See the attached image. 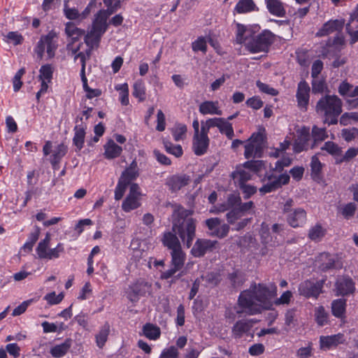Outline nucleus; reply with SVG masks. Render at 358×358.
<instances>
[{
  "mask_svg": "<svg viewBox=\"0 0 358 358\" xmlns=\"http://www.w3.org/2000/svg\"><path fill=\"white\" fill-rule=\"evenodd\" d=\"M276 295V287L270 289L265 284L253 282L248 289L241 292L238 303L250 315L260 313L262 310H271L273 303L271 299Z\"/></svg>",
  "mask_w": 358,
  "mask_h": 358,
  "instance_id": "f257e3e1",
  "label": "nucleus"
},
{
  "mask_svg": "<svg viewBox=\"0 0 358 358\" xmlns=\"http://www.w3.org/2000/svg\"><path fill=\"white\" fill-rule=\"evenodd\" d=\"M191 215V210L182 207H179L173 214L172 229L187 248L192 246L196 236V220L190 217Z\"/></svg>",
  "mask_w": 358,
  "mask_h": 358,
  "instance_id": "f03ea898",
  "label": "nucleus"
},
{
  "mask_svg": "<svg viewBox=\"0 0 358 358\" xmlns=\"http://www.w3.org/2000/svg\"><path fill=\"white\" fill-rule=\"evenodd\" d=\"M316 110L324 117V122L335 124L342 112L341 100L336 95H326L317 103Z\"/></svg>",
  "mask_w": 358,
  "mask_h": 358,
  "instance_id": "7ed1b4c3",
  "label": "nucleus"
},
{
  "mask_svg": "<svg viewBox=\"0 0 358 358\" xmlns=\"http://www.w3.org/2000/svg\"><path fill=\"white\" fill-rule=\"evenodd\" d=\"M266 134L264 127H259L252 133L245 145L244 156L246 159L261 158L266 145Z\"/></svg>",
  "mask_w": 358,
  "mask_h": 358,
  "instance_id": "20e7f679",
  "label": "nucleus"
},
{
  "mask_svg": "<svg viewBox=\"0 0 358 358\" xmlns=\"http://www.w3.org/2000/svg\"><path fill=\"white\" fill-rule=\"evenodd\" d=\"M138 176L139 169L137 162L134 159L129 166L122 172L118 179L114 192V199L116 201L122 199L127 187L134 183L132 182L136 180Z\"/></svg>",
  "mask_w": 358,
  "mask_h": 358,
  "instance_id": "39448f33",
  "label": "nucleus"
},
{
  "mask_svg": "<svg viewBox=\"0 0 358 358\" xmlns=\"http://www.w3.org/2000/svg\"><path fill=\"white\" fill-rule=\"evenodd\" d=\"M275 40L274 34L265 29L255 34L252 41L247 43V50L250 53L268 52Z\"/></svg>",
  "mask_w": 358,
  "mask_h": 358,
  "instance_id": "423d86ee",
  "label": "nucleus"
},
{
  "mask_svg": "<svg viewBox=\"0 0 358 358\" xmlns=\"http://www.w3.org/2000/svg\"><path fill=\"white\" fill-rule=\"evenodd\" d=\"M57 34L50 31L48 34L41 36L40 40L34 48V52L38 59H42L46 49L49 58L55 57L57 48Z\"/></svg>",
  "mask_w": 358,
  "mask_h": 358,
  "instance_id": "0eeeda50",
  "label": "nucleus"
},
{
  "mask_svg": "<svg viewBox=\"0 0 358 358\" xmlns=\"http://www.w3.org/2000/svg\"><path fill=\"white\" fill-rule=\"evenodd\" d=\"M318 268L327 272L330 270H340L343 268V264L338 254L329 252H321L315 259Z\"/></svg>",
  "mask_w": 358,
  "mask_h": 358,
  "instance_id": "6e6552de",
  "label": "nucleus"
},
{
  "mask_svg": "<svg viewBox=\"0 0 358 358\" xmlns=\"http://www.w3.org/2000/svg\"><path fill=\"white\" fill-rule=\"evenodd\" d=\"M152 293V283L144 279H138L129 286L127 298L131 302H137L141 296Z\"/></svg>",
  "mask_w": 358,
  "mask_h": 358,
  "instance_id": "1a4fd4ad",
  "label": "nucleus"
},
{
  "mask_svg": "<svg viewBox=\"0 0 358 358\" xmlns=\"http://www.w3.org/2000/svg\"><path fill=\"white\" fill-rule=\"evenodd\" d=\"M141 189L137 183H133L129 187V194L122 203V209L125 213H129L137 209L141 205Z\"/></svg>",
  "mask_w": 358,
  "mask_h": 358,
  "instance_id": "9d476101",
  "label": "nucleus"
},
{
  "mask_svg": "<svg viewBox=\"0 0 358 358\" xmlns=\"http://www.w3.org/2000/svg\"><path fill=\"white\" fill-rule=\"evenodd\" d=\"M260 29L259 24H237L236 42L238 44H244L247 50V43L252 41L255 34Z\"/></svg>",
  "mask_w": 358,
  "mask_h": 358,
  "instance_id": "9b49d317",
  "label": "nucleus"
},
{
  "mask_svg": "<svg viewBox=\"0 0 358 358\" xmlns=\"http://www.w3.org/2000/svg\"><path fill=\"white\" fill-rule=\"evenodd\" d=\"M108 24H92V27L84 36V41L87 47L96 48L103 34L107 29Z\"/></svg>",
  "mask_w": 358,
  "mask_h": 358,
  "instance_id": "f8f14e48",
  "label": "nucleus"
},
{
  "mask_svg": "<svg viewBox=\"0 0 358 358\" xmlns=\"http://www.w3.org/2000/svg\"><path fill=\"white\" fill-rule=\"evenodd\" d=\"M356 290L355 282L348 275H343L336 281L335 294L337 296H348L353 294Z\"/></svg>",
  "mask_w": 358,
  "mask_h": 358,
  "instance_id": "ddd939ff",
  "label": "nucleus"
},
{
  "mask_svg": "<svg viewBox=\"0 0 358 358\" xmlns=\"http://www.w3.org/2000/svg\"><path fill=\"white\" fill-rule=\"evenodd\" d=\"M217 243V241L198 238L191 249V254L194 257H203L207 252L213 251Z\"/></svg>",
  "mask_w": 358,
  "mask_h": 358,
  "instance_id": "4468645a",
  "label": "nucleus"
},
{
  "mask_svg": "<svg viewBox=\"0 0 358 358\" xmlns=\"http://www.w3.org/2000/svg\"><path fill=\"white\" fill-rule=\"evenodd\" d=\"M191 181V178L187 174H176L166 178V185L171 192H178L187 186Z\"/></svg>",
  "mask_w": 358,
  "mask_h": 358,
  "instance_id": "2eb2a0df",
  "label": "nucleus"
},
{
  "mask_svg": "<svg viewBox=\"0 0 358 358\" xmlns=\"http://www.w3.org/2000/svg\"><path fill=\"white\" fill-rule=\"evenodd\" d=\"M310 88L309 85L305 81L301 80L299 83L296 98L298 106L302 110H306L309 103Z\"/></svg>",
  "mask_w": 358,
  "mask_h": 358,
  "instance_id": "dca6fc26",
  "label": "nucleus"
},
{
  "mask_svg": "<svg viewBox=\"0 0 358 358\" xmlns=\"http://www.w3.org/2000/svg\"><path fill=\"white\" fill-rule=\"evenodd\" d=\"M297 138L293 144V150L295 153H300L308 148L310 137V129L303 127L296 131Z\"/></svg>",
  "mask_w": 358,
  "mask_h": 358,
  "instance_id": "f3484780",
  "label": "nucleus"
},
{
  "mask_svg": "<svg viewBox=\"0 0 358 358\" xmlns=\"http://www.w3.org/2000/svg\"><path fill=\"white\" fill-rule=\"evenodd\" d=\"M344 341V335L340 333L331 336H322L320 338V345L322 350H329Z\"/></svg>",
  "mask_w": 358,
  "mask_h": 358,
  "instance_id": "a211bd4d",
  "label": "nucleus"
},
{
  "mask_svg": "<svg viewBox=\"0 0 358 358\" xmlns=\"http://www.w3.org/2000/svg\"><path fill=\"white\" fill-rule=\"evenodd\" d=\"M177 233L172 231H166L163 233L161 241L162 245L170 251L181 248V243L177 236Z\"/></svg>",
  "mask_w": 358,
  "mask_h": 358,
  "instance_id": "6ab92c4d",
  "label": "nucleus"
},
{
  "mask_svg": "<svg viewBox=\"0 0 358 358\" xmlns=\"http://www.w3.org/2000/svg\"><path fill=\"white\" fill-rule=\"evenodd\" d=\"M210 139L208 137L193 135L192 138V150L196 156L205 155L208 149Z\"/></svg>",
  "mask_w": 358,
  "mask_h": 358,
  "instance_id": "aec40b11",
  "label": "nucleus"
},
{
  "mask_svg": "<svg viewBox=\"0 0 358 358\" xmlns=\"http://www.w3.org/2000/svg\"><path fill=\"white\" fill-rule=\"evenodd\" d=\"M332 315L344 322L346 319L347 300L344 298L337 299L332 301L331 303Z\"/></svg>",
  "mask_w": 358,
  "mask_h": 358,
  "instance_id": "412c9836",
  "label": "nucleus"
},
{
  "mask_svg": "<svg viewBox=\"0 0 358 358\" xmlns=\"http://www.w3.org/2000/svg\"><path fill=\"white\" fill-rule=\"evenodd\" d=\"M214 127H217L220 133L225 135L227 138L231 140L234 136V131L232 124L224 117H213Z\"/></svg>",
  "mask_w": 358,
  "mask_h": 358,
  "instance_id": "4be33fe9",
  "label": "nucleus"
},
{
  "mask_svg": "<svg viewBox=\"0 0 358 358\" xmlns=\"http://www.w3.org/2000/svg\"><path fill=\"white\" fill-rule=\"evenodd\" d=\"M72 344L73 340L70 338H66L63 343L52 346L49 352L54 358H62L69 352Z\"/></svg>",
  "mask_w": 358,
  "mask_h": 358,
  "instance_id": "5701e85b",
  "label": "nucleus"
},
{
  "mask_svg": "<svg viewBox=\"0 0 358 358\" xmlns=\"http://www.w3.org/2000/svg\"><path fill=\"white\" fill-rule=\"evenodd\" d=\"M199 111L203 115H222V111L220 108L217 101H204L199 106Z\"/></svg>",
  "mask_w": 358,
  "mask_h": 358,
  "instance_id": "b1692460",
  "label": "nucleus"
},
{
  "mask_svg": "<svg viewBox=\"0 0 358 358\" xmlns=\"http://www.w3.org/2000/svg\"><path fill=\"white\" fill-rule=\"evenodd\" d=\"M287 222L294 227H301L306 220V213L302 208H297L287 216Z\"/></svg>",
  "mask_w": 358,
  "mask_h": 358,
  "instance_id": "393cba45",
  "label": "nucleus"
},
{
  "mask_svg": "<svg viewBox=\"0 0 358 358\" xmlns=\"http://www.w3.org/2000/svg\"><path fill=\"white\" fill-rule=\"evenodd\" d=\"M104 157L107 159H113L120 156L122 152V148L115 143L112 139H109L103 145Z\"/></svg>",
  "mask_w": 358,
  "mask_h": 358,
  "instance_id": "a878e982",
  "label": "nucleus"
},
{
  "mask_svg": "<svg viewBox=\"0 0 358 358\" xmlns=\"http://www.w3.org/2000/svg\"><path fill=\"white\" fill-rule=\"evenodd\" d=\"M252 327V324L250 320L244 319L238 320L232 327V335L235 338H240L249 332Z\"/></svg>",
  "mask_w": 358,
  "mask_h": 358,
  "instance_id": "bb28decb",
  "label": "nucleus"
},
{
  "mask_svg": "<svg viewBox=\"0 0 358 358\" xmlns=\"http://www.w3.org/2000/svg\"><path fill=\"white\" fill-rule=\"evenodd\" d=\"M86 129L87 125L83 123L80 124H76L74 127L73 143L78 150H80L84 146Z\"/></svg>",
  "mask_w": 358,
  "mask_h": 358,
  "instance_id": "cd10ccee",
  "label": "nucleus"
},
{
  "mask_svg": "<svg viewBox=\"0 0 358 358\" xmlns=\"http://www.w3.org/2000/svg\"><path fill=\"white\" fill-rule=\"evenodd\" d=\"M244 169L243 166H238L231 174V178L234 179L237 186L246 183L252 178L250 173L245 171Z\"/></svg>",
  "mask_w": 358,
  "mask_h": 358,
  "instance_id": "c85d7f7f",
  "label": "nucleus"
},
{
  "mask_svg": "<svg viewBox=\"0 0 358 358\" xmlns=\"http://www.w3.org/2000/svg\"><path fill=\"white\" fill-rule=\"evenodd\" d=\"M258 10L253 0H239L235 6L234 11L239 14Z\"/></svg>",
  "mask_w": 358,
  "mask_h": 358,
  "instance_id": "c756f323",
  "label": "nucleus"
},
{
  "mask_svg": "<svg viewBox=\"0 0 358 358\" xmlns=\"http://www.w3.org/2000/svg\"><path fill=\"white\" fill-rule=\"evenodd\" d=\"M110 331V326L108 322L101 326L99 332L95 335V341L97 347L102 349L108 341V338Z\"/></svg>",
  "mask_w": 358,
  "mask_h": 358,
  "instance_id": "7c9ffc66",
  "label": "nucleus"
},
{
  "mask_svg": "<svg viewBox=\"0 0 358 358\" xmlns=\"http://www.w3.org/2000/svg\"><path fill=\"white\" fill-rule=\"evenodd\" d=\"M65 31L68 37L71 41V46L73 43L79 41V39L84 36L85 31L76 27V24H66Z\"/></svg>",
  "mask_w": 358,
  "mask_h": 358,
  "instance_id": "2f4dec72",
  "label": "nucleus"
},
{
  "mask_svg": "<svg viewBox=\"0 0 358 358\" xmlns=\"http://www.w3.org/2000/svg\"><path fill=\"white\" fill-rule=\"evenodd\" d=\"M265 180H267L268 182L259 189L262 195L274 192L279 189L277 181H275L273 173H266L264 179H262V181H264Z\"/></svg>",
  "mask_w": 358,
  "mask_h": 358,
  "instance_id": "473e14b6",
  "label": "nucleus"
},
{
  "mask_svg": "<svg viewBox=\"0 0 358 358\" xmlns=\"http://www.w3.org/2000/svg\"><path fill=\"white\" fill-rule=\"evenodd\" d=\"M266 8L269 13L278 17H282L285 10L280 0H265Z\"/></svg>",
  "mask_w": 358,
  "mask_h": 358,
  "instance_id": "72a5a7b5",
  "label": "nucleus"
},
{
  "mask_svg": "<svg viewBox=\"0 0 358 358\" xmlns=\"http://www.w3.org/2000/svg\"><path fill=\"white\" fill-rule=\"evenodd\" d=\"M171 266H175L176 268L180 270L183 267L185 261V254L182 251V248L178 250L171 251Z\"/></svg>",
  "mask_w": 358,
  "mask_h": 358,
  "instance_id": "f704fd0d",
  "label": "nucleus"
},
{
  "mask_svg": "<svg viewBox=\"0 0 358 358\" xmlns=\"http://www.w3.org/2000/svg\"><path fill=\"white\" fill-rule=\"evenodd\" d=\"M143 333L147 338L153 341L158 339L161 335L159 327L151 323H146L143 325Z\"/></svg>",
  "mask_w": 358,
  "mask_h": 358,
  "instance_id": "c9c22d12",
  "label": "nucleus"
},
{
  "mask_svg": "<svg viewBox=\"0 0 358 358\" xmlns=\"http://www.w3.org/2000/svg\"><path fill=\"white\" fill-rule=\"evenodd\" d=\"M345 43V38L343 36V34L340 33H337L336 36L334 37V38H328L325 41V46L324 52H329L330 51V48H338L342 45H343Z\"/></svg>",
  "mask_w": 358,
  "mask_h": 358,
  "instance_id": "e433bc0d",
  "label": "nucleus"
},
{
  "mask_svg": "<svg viewBox=\"0 0 358 358\" xmlns=\"http://www.w3.org/2000/svg\"><path fill=\"white\" fill-rule=\"evenodd\" d=\"M133 96L140 102L144 101L146 99V88L143 80H137L133 85Z\"/></svg>",
  "mask_w": 358,
  "mask_h": 358,
  "instance_id": "4c0bfd02",
  "label": "nucleus"
},
{
  "mask_svg": "<svg viewBox=\"0 0 358 358\" xmlns=\"http://www.w3.org/2000/svg\"><path fill=\"white\" fill-rule=\"evenodd\" d=\"M51 237L49 233L45 234V236L43 239L41 240L38 243L36 248V252L41 259H44L46 255V253L48 251L49 245L50 243Z\"/></svg>",
  "mask_w": 358,
  "mask_h": 358,
  "instance_id": "58836bf2",
  "label": "nucleus"
},
{
  "mask_svg": "<svg viewBox=\"0 0 358 358\" xmlns=\"http://www.w3.org/2000/svg\"><path fill=\"white\" fill-rule=\"evenodd\" d=\"M69 0H64L63 13L66 19L69 20H80V14L75 7H71Z\"/></svg>",
  "mask_w": 358,
  "mask_h": 358,
  "instance_id": "ea45409f",
  "label": "nucleus"
},
{
  "mask_svg": "<svg viewBox=\"0 0 358 358\" xmlns=\"http://www.w3.org/2000/svg\"><path fill=\"white\" fill-rule=\"evenodd\" d=\"M187 131V126L182 123H177L171 129V132L175 141L184 140L186 136Z\"/></svg>",
  "mask_w": 358,
  "mask_h": 358,
  "instance_id": "a19ab883",
  "label": "nucleus"
},
{
  "mask_svg": "<svg viewBox=\"0 0 358 358\" xmlns=\"http://www.w3.org/2000/svg\"><path fill=\"white\" fill-rule=\"evenodd\" d=\"M243 167L258 173L262 170L266 169V162L263 160H248L243 163Z\"/></svg>",
  "mask_w": 358,
  "mask_h": 358,
  "instance_id": "79ce46f5",
  "label": "nucleus"
},
{
  "mask_svg": "<svg viewBox=\"0 0 358 358\" xmlns=\"http://www.w3.org/2000/svg\"><path fill=\"white\" fill-rule=\"evenodd\" d=\"M115 89L119 92V100L122 106H127L129 103V86L127 83L117 85Z\"/></svg>",
  "mask_w": 358,
  "mask_h": 358,
  "instance_id": "37998d69",
  "label": "nucleus"
},
{
  "mask_svg": "<svg viewBox=\"0 0 358 358\" xmlns=\"http://www.w3.org/2000/svg\"><path fill=\"white\" fill-rule=\"evenodd\" d=\"M299 292L301 296L306 298H310L313 296V281L306 280L301 282L299 286Z\"/></svg>",
  "mask_w": 358,
  "mask_h": 358,
  "instance_id": "c03bdc74",
  "label": "nucleus"
},
{
  "mask_svg": "<svg viewBox=\"0 0 358 358\" xmlns=\"http://www.w3.org/2000/svg\"><path fill=\"white\" fill-rule=\"evenodd\" d=\"M163 144L165 150L171 155H174L176 157H180L183 154V150L180 145H174L168 140H164Z\"/></svg>",
  "mask_w": 358,
  "mask_h": 358,
  "instance_id": "a18cd8bd",
  "label": "nucleus"
},
{
  "mask_svg": "<svg viewBox=\"0 0 358 358\" xmlns=\"http://www.w3.org/2000/svg\"><path fill=\"white\" fill-rule=\"evenodd\" d=\"M357 210V205L353 202H349L343 207L338 208V213H341L346 220L352 217Z\"/></svg>",
  "mask_w": 358,
  "mask_h": 358,
  "instance_id": "49530a36",
  "label": "nucleus"
},
{
  "mask_svg": "<svg viewBox=\"0 0 358 358\" xmlns=\"http://www.w3.org/2000/svg\"><path fill=\"white\" fill-rule=\"evenodd\" d=\"M66 147L64 144L58 145L52 152V155L50 157V162L59 164L62 157L66 155Z\"/></svg>",
  "mask_w": 358,
  "mask_h": 358,
  "instance_id": "de8ad7c7",
  "label": "nucleus"
},
{
  "mask_svg": "<svg viewBox=\"0 0 358 358\" xmlns=\"http://www.w3.org/2000/svg\"><path fill=\"white\" fill-rule=\"evenodd\" d=\"M53 76V68L50 64H45L41 66L38 78L40 80H47L50 83Z\"/></svg>",
  "mask_w": 358,
  "mask_h": 358,
  "instance_id": "09e8293b",
  "label": "nucleus"
},
{
  "mask_svg": "<svg viewBox=\"0 0 358 358\" xmlns=\"http://www.w3.org/2000/svg\"><path fill=\"white\" fill-rule=\"evenodd\" d=\"M114 13L115 12L111 8L101 9L94 15L92 22H107L109 17Z\"/></svg>",
  "mask_w": 358,
  "mask_h": 358,
  "instance_id": "8fccbe9b",
  "label": "nucleus"
},
{
  "mask_svg": "<svg viewBox=\"0 0 358 358\" xmlns=\"http://www.w3.org/2000/svg\"><path fill=\"white\" fill-rule=\"evenodd\" d=\"M64 244L62 243H59L55 248L48 249V252L46 253L45 257L44 259L51 260L54 259H57L60 257L61 253L64 252Z\"/></svg>",
  "mask_w": 358,
  "mask_h": 358,
  "instance_id": "3c124183",
  "label": "nucleus"
},
{
  "mask_svg": "<svg viewBox=\"0 0 358 358\" xmlns=\"http://www.w3.org/2000/svg\"><path fill=\"white\" fill-rule=\"evenodd\" d=\"M322 150H326L329 154L333 156L341 155L342 149L333 141H327L322 147Z\"/></svg>",
  "mask_w": 358,
  "mask_h": 358,
  "instance_id": "603ef678",
  "label": "nucleus"
},
{
  "mask_svg": "<svg viewBox=\"0 0 358 358\" xmlns=\"http://www.w3.org/2000/svg\"><path fill=\"white\" fill-rule=\"evenodd\" d=\"M214 127L213 117L208 118L206 121L201 122V129L199 130V136L203 137H208V134L210 129Z\"/></svg>",
  "mask_w": 358,
  "mask_h": 358,
  "instance_id": "864d4df0",
  "label": "nucleus"
},
{
  "mask_svg": "<svg viewBox=\"0 0 358 358\" xmlns=\"http://www.w3.org/2000/svg\"><path fill=\"white\" fill-rule=\"evenodd\" d=\"M192 50L195 52L201 51L206 53L207 51V40L203 36H199L192 43Z\"/></svg>",
  "mask_w": 358,
  "mask_h": 358,
  "instance_id": "5fc2aeb1",
  "label": "nucleus"
},
{
  "mask_svg": "<svg viewBox=\"0 0 358 358\" xmlns=\"http://www.w3.org/2000/svg\"><path fill=\"white\" fill-rule=\"evenodd\" d=\"M344 24H323V27L320 29L316 36H322L328 35L336 29H342Z\"/></svg>",
  "mask_w": 358,
  "mask_h": 358,
  "instance_id": "6e6d98bb",
  "label": "nucleus"
},
{
  "mask_svg": "<svg viewBox=\"0 0 358 358\" xmlns=\"http://www.w3.org/2000/svg\"><path fill=\"white\" fill-rule=\"evenodd\" d=\"M82 45V43H80L78 45L75 47H71V43L68 44L67 48L69 50H71L73 55H75L74 59H80L81 66L86 65V55L83 52H79L80 49V46Z\"/></svg>",
  "mask_w": 358,
  "mask_h": 358,
  "instance_id": "4d7b16f0",
  "label": "nucleus"
},
{
  "mask_svg": "<svg viewBox=\"0 0 358 358\" xmlns=\"http://www.w3.org/2000/svg\"><path fill=\"white\" fill-rule=\"evenodd\" d=\"M229 229L230 227L229 224L221 223L213 233H209V235L218 238H223L228 235Z\"/></svg>",
  "mask_w": 358,
  "mask_h": 358,
  "instance_id": "13d9d810",
  "label": "nucleus"
},
{
  "mask_svg": "<svg viewBox=\"0 0 358 358\" xmlns=\"http://www.w3.org/2000/svg\"><path fill=\"white\" fill-rule=\"evenodd\" d=\"M296 54L297 61L301 66H308L309 65V55L307 50L299 49L296 51Z\"/></svg>",
  "mask_w": 358,
  "mask_h": 358,
  "instance_id": "bf43d9fd",
  "label": "nucleus"
},
{
  "mask_svg": "<svg viewBox=\"0 0 358 358\" xmlns=\"http://www.w3.org/2000/svg\"><path fill=\"white\" fill-rule=\"evenodd\" d=\"M358 120V112L344 113L340 117V124L347 126L350 124L352 120L356 121Z\"/></svg>",
  "mask_w": 358,
  "mask_h": 358,
  "instance_id": "052dcab7",
  "label": "nucleus"
},
{
  "mask_svg": "<svg viewBox=\"0 0 358 358\" xmlns=\"http://www.w3.org/2000/svg\"><path fill=\"white\" fill-rule=\"evenodd\" d=\"M179 357V351L176 346H171L169 348H164L159 358H178Z\"/></svg>",
  "mask_w": 358,
  "mask_h": 358,
  "instance_id": "680f3d73",
  "label": "nucleus"
},
{
  "mask_svg": "<svg viewBox=\"0 0 358 358\" xmlns=\"http://www.w3.org/2000/svg\"><path fill=\"white\" fill-rule=\"evenodd\" d=\"M243 215H242V213L240 212L237 207L230 208V210L226 214L227 220L228 223L230 224H234Z\"/></svg>",
  "mask_w": 358,
  "mask_h": 358,
  "instance_id": "e2e57ef3",
  "label": "nucleus"
},
{
  "mask_svg": "<svg viewBox=\"0 0 358 358\" xmlns=\"http://www.w3.org/2000/svg\"><path fill=\"white\" fill-rule=\"evenodd\" d=\"M243 215L248 213L253 215L255 213V203L253 201H250L248 202L243 203L241 201L238 206L237 207Z\"/></svg>",
  "mask_w": 358,
  "mask_h": 358,
  "instance_id": "0e129e2a",
  "label": "nucleus"
},
{
  "mask_svg": "<svg viewBox=\"0 0 358 358\" xmlns=\"http://www.w3.org/2000/svg\"><path fill=\"white\" fill-rule=\"evenodd\" d=\"M243 194V198L245 199H250L252 195L257 192V187L254 185H248L245 183L238 186Z\"/></svg>",
  "mask_w": 358,
  "mask_h": 358,
  "instance_id": "69168bd1",
  "label": "nucleus"
},
{
  "mask_svg": "<svg viewBox=\"0 0 358 358\" xmlns=\"http://www.w3.org/2000/svg\"><path fill=\"white\" fill-rule=\"evenodd\" d=\"M315 320L319 326L322 327L327 323L328 313L325 311L323 306H320L316 313Z\"/></svg>",
  "mask_w": 358,
  "mask_h": 358,
  "instance_id": "338daca9",
  "label": "nucleus"
},
{
  "mask_svg": "<svg viewBox=\"0 0 358 358\" xmlns=\"http://www.w3.org/2000/svg\"><path fill=\"white\" fill-rule=\"evenodd\" d=\"M63 299L64 294L62 293L56 294L55 292L47 294L44 296V299L46 300L50 305L59 304L63 300Z\"/></svg>",
  "mask_w": 358,
  "mask_h": 358,
  "instance_id": "774afa93",
  "label": "nucleus"
}]
</instances>
